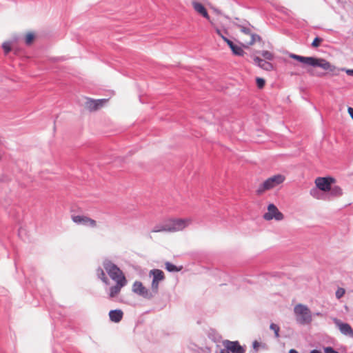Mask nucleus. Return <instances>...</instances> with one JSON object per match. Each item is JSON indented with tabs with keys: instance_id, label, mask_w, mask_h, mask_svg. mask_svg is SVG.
<instances>
[{
	"instance_id": "f257e3e1",
	"label": "nucleus",
	"mask_w": 353,
	"mask_h": 353,
	"mask_svg": "<svg viewBox=\"0 0 353 353\" xmlns=\"http://www.w3.org/2000/svg\"><path fill=\"white\" fill-rule=\"evenodd\" d=\"M301 63L312 67H319L327 71L332 76H336L339 74V69L324 59L314 57H303Z\"/></svg>"
},
{
	"instance_id": "f03ea898",
	"label": "nucleus",
	"mask_w": 353,
	"mask_h": 353,
	"mask_svg": "<svg viewBox=\"0 0 353 353\" xmlns=\"http://www.w3.org/2000/svg\"><path fill=\"white\" fill-rule=\"evenodd\" d=\"M296 321L299 324H310L312 321V312L307 306L299 303L294 307Z\"/></svg>"
},
{
	"instance_id": "7ed1b4c3",
	"label": "nucleus",
	"mask_w": 353,
	"mask_h": 353,
	"mask_svg": "<svg viewBox=\"0 0 353 353\" xmlns=\"http://www.w3.org/2000/svg\"><path fill=\"white\" fill-rule=\"evenodd\" d=\"M192 223L191 218L170 219L166 220L167 232H176L181 231Z\"/></svg>"
},
{
	"instance_id": "20e7f679",
	"label": "nucleus",
	"mask_w": 353,
	"mask_h": 353,
	"mask_svg": "<svg viewBox=\"0 0 353 353\" xmlns=\"http://www.w3.org/2000/svg\"><path fill=\"white\" fill-rule=\"evenodd\" d=\"M285 181V176L282 174H276L267 179L263 183H262L258 188L256 192L259 194H262L265 190H270Z\"/></svg>"
},
{
	"instance_id": "39448f33",
	"label": "nucleus",
	"mask_w": 353,
	"mask_h": 353,
	"mask_svg": "<svg viewBox=\"0 0 353 353\" xmlns=\"http://www.w3.org/2000/svg\"><path fill=\"white\" fill-rule=\"evenodd\" d=\"M103 266L110 277L114 281L125 278L121 269L110 260H105Z\"/></svg>"
},
{
	"instance_id": "423d86ee",
	"label": "nucleus",
	"mask_w": 353,
	"mask_h": 353,
	"mask_svg": "<svg viewBox=\"0 0 353 353\" xmlns=\"http://www.w3.org/2000/svg\"><path fill=\"white\" fill-rule=\"evenodd\" d=\"M284 218L283 214L278 210L277 207L270 203L268 206V212L263 214V219L266 221L275 219L276 221H281Z\"/></svg>"
},
{
	"instance_id": "0eeeda50",
	"label": "nucleus",
	"mask_w": 353,
	"mask_h": 353,
	"mask_svg": "<svg viewBox=\"0 0 353 353\" xmlns=\"http://www.w3.org/2000/svg\"><path fill=\"white\" fill-rule=\"evenodd\" d=\"M150 275L153 276L152 282L151 285V290L154 294H157L159 290V283L165 278L164 273L161 270L153 269L150 270Z\"/></svg>"
},
{
	"instance_id": "6e6552de",
	"label": "nucleus",
	"mask_w": 353,
	"mask_h": 353,
	"mask_svg": "<svg viewBox=\"0 0 353 353\" xmlns=\"http://www.w3.org/2000/svg\"><path fill=\"white\" fill-rule=\"evenodd\" d=\"M223 345L228 353H245V349L241 346L238 341L225 340Z\"/></svg>"
},
{
	"instance_id": "1a4fd4ad",
	"label": "nucleus",
	"mask_w": 353,
	"mask_h": 353,
	"mask_svg": "<svg viewBox=\"0 0 353 353\" xmlns=\"http://www.w3.org/2000/svg\"><path fill=\"white\" fill-rule=\"evenodd\" d=\"M132 290L134 293L148 299L152 298L154 295L152 291L150 292L148 289L145 288L140 281H135L134 283Z\"/></svg>"
},
{
	"instance_id": "9d476101",
	"label": "nucleus",
	"mask_w": 353,
	"mask_h": 353,
	"mask_svg": "<svg viewBox=\"0 0 353 353\" xmlns=\"http://www.w3.org/2000/svg\"><path fill=\"white\" fill-rule=\"evenodd\" d=\"M72 220L77 225L95 228L97 222L95 220L84 215H72Z\"/></svg>"
},
{
	"instance_id": "9b49d317",
	"label": "nucleus",
	"mask_w": 353,
	"mask_h": 353,
	"mask_svg": "<svg viewBox=\"0 0 353 353\" xmlns=\"http://www.w3.org/2000/svg\"><path fill=\"white\" fill-rule=\"evenodd\" d=\"M332 181L330 177H318L315 180L316 188L324 192L329 191Z\"/></svg>"
},
{
	"instance_id": "f8f14e48",
	"label": "nucleus",
	"mask_w": 353,
	"mask_h": 353,
	"mask_svg": "<svg viewBox=\"0 0 353 353\" xmlns=\"http://www.w3.org/2000/svg\"><path fill=\"white\" fill-rule=\"evenodd\" d=\"M107 101L108 99H106L97 100L88 99L85 102V107L90 111H95L101 108Z\"/></svg>"
},
{
	"instance_id": "ddd939ff",
	"label": "nucleus",
	"mask_w": 353,
	"mask_h": 353,
	"mask_svg": "<svg viewBox=\"0 0 353 353\" xmlns=\"http://www.w3.org/2000/svg\"><path fill=\"white\" fill-rule=\"evenodd\" d=\"M116 282V285L109 288L108 296L110 299L115 297L121 291V288L127 284L125 278H122Z\"/></svg>"
},
{
	"instance_id": "4468645a",
	"label": "nucleus",
	"mask_w": 353,
	"mask_h": 353,
	"mask_svg": "<svg viewBox=\"0 0 353 353\" xmlns=\"http://www.w3.org/2000/svg\"><path fill=\"white\" fill-rule=\"evenodd\" d=\"M334 322L343 334L353 338V329L348 323H343L337 319H334Z\"/></svg>"
},
{
	"instance_id": "2eb2a0df",
	"label": "nucleus",
	"mask_w": 353,
	"mask_h": 353,
	"mask_svg": "<svg viewBox=\"0 0 353 353\" xmlns=\"http://www.w3.org/2000/svg\"><path fill=\"white\" fill-rule=\"evenodd\" d=\"M223 40L227 43L230 48L231 49L232 53L234 55L237 56H243L244 54V51L241 46L235 45L231 40L228 39L227 37H223Z\"/></svg>"
},
{
	"instance_id": "dca6fc26",
	"label": "nucleus",
	"mask_w": 353,
	"mask_h": 353,
	"mask_svg": "<svg viewBox=\"0 0 353 353\" xmlns=\"http://www.w3.org/2000/svg\"><path fill=\"white\" fill-rule=\"evenodd\" d=\"M254 62L259 68L268 71L272 70L273 68V65L272 63L259 58V57H254Z\"/></svg>"
},
{
	"instance_id": "f3484780",
	"label": "nucleus",
	"mask_w": 353,
	"mask_h": 353,
	"mask_svg": "<svg viewBox=\"0 0 353 353\" xmlns=\"http://www.w3.org/2000/svg\"><path fill=\"white\" fill-rule=\"evenodd\" d=\"M192 6L196 12H197L199 14L202 15L203 17H205L207 19H210V16L204 7V6L196 1L192 2Z\"/></svg>"
},
{
	"instance_id": "a211bd4d",
	"label": "nucleus",
	"mask_w": 353,
	"mask_h": 353,
	"mask_svg": "<svg viewBox=\"0 0 353 353\" xmlns=\"http://www.w3.org/2000/svg\"><path fill=\"white\" fill-rule=\"evenodd\" d=\"M123 316V312L121 310H112L109 312V317L111 321L119 323L121 321Z\"/></svg>"
},
{
	"instance_id": "6ab92c4d",
	"label": "nucleus",
	"mask_w": 353,
	"mask_h": 353,
	"mask_svg": "<svg viewBox=\"0 0 353 353\" xmlns=\"http://www.w3.org/2000/svg\"><path fill=\"white\" fill-rule=\"evenodd\" d=\"M168 227L166 221H164L163 223H159L157 224L153 227V228L151 230V232H167Z\"/></svg>"
},
{
	"instance_id": "aec40b11",
	"label": "nucleus",
	"mask_w": 353,
	"mask_h": 353,
	"mask_svg": "<svg viewBox=\"0 0 353 353\" xmlns=\"http://www.w3.org/2000/svg\"><path fill=\"white\" fill-rule=\"evenodd\" d=\"M330 195L334 197L340 196L343 194L342 189L339 186L330 187Z\"/></svg>"
},
{
	"instance_id": "412c9836",
	"label": "nucleus",
	"mask_w": 353,
	"mask_h": 353,
	"mask_svg": "<svg viewBox=\"0 0 353 353\" xmlns=\"http://www.w3.org/2000/svg\"><path fill=\"white\" fill-rule=\"evenodd\" d=\"M97 274L98 277L106 285L109 284L108 279L107 276H105V274L104 272V270L101 268H99L97 270Z\"/></svg>"
},
{
	"instance_id": "4be33fe9",
	"label": "nucleus",
	"mask_w": 353,
	"mask_h": 353,
	"mask_svg": "<svg viewBox=\"0 0 353 353\" xmlns=\"http://www.w3.org/2000/svg\"><path fill=\"white\" fill-rule=\"evenodd\" d=\"M165 269L170 272H179L181 269L178 268L175 265L172 264L170 262H166L165 263Z\"/></svg>"
},
{
	"instance_id": "5701e85b",
	"label": "nucleus",
	"mask_w": 353,
	"mask_h": 353,
	"mask_svg": "<svg viewBox=\"0 0 353 353\" xmlns=\"http://www.w3.org/2000/svg\"><path fill=\"white\" fill-rule=\"evenodd\" d=\"M319 190H319L316 188H313L310 190V194L314 198L320 199H321V193H320Z\"/></svg>"
},
{
	"instance_id": "b1692460",
	"label": "nucleus",
	"mask_w": 353,
	"mask_h": 353,
	"mask_svg": "<svg viewBox=\"0 0 353 353\" xmlns=\"http://www.w3.org/2000/svg\"><path fill=\"white\" fill-rule=\"evenodd\" d=\"M261 55L263 57V58L266 60L271 61L274 58V55L272 52L268 51V50H263L261 52Z\"/></svg>"
},
{
	"instance_id": "393cba45",
	"label": "nucleus",
	"mask_w": 353,
	"mask_h": 353,
	"mask_svg": "<svg viewBox=\"0 0 353 353\" xmlns=\"http://www.w3.org/2000/svg\"><path fill=\"white\" fill-rule=\"evenodd\" d=\"M237 26L240 28V30L242 32H243L244 34H248V35L251 34L252 31H251V29H250V28L249 26H243V25H238Z\"/></svg>"
},
{
	"instance_id": "a878e982",
	"label": "nucleus",
	"mask_w": 353,
	"mask_h": 353,
	"mask_svg": "<svg viewBox=\"0 0 353 353\" xmlns=\"http://www.w3.org/2000/svg\"><path fill=\"white\" fill-rule=\"evenodd\" d=\"M251 40L249 41V45H253L256 41L261 40V37L256 34L251 33Z\"/></svg>"
},
{
	"instance_id": "bb28decb",
	"label": "nucleus",
	"mask_w": 353,
	"mask_h": 353,
	"mask_svg": "<svg viewBox=\"0 0 353 353\" xmlns=\"http://www.w3.org/2000/svg\"><path fill=\"white\" fill-rule=\"evenodd\" d=\"M2 48L4 50L5 54H8L11 50V42L6 41L2 44Z\"/></svg>"
},
{
	"instance_id": "cd10ccee",
	"label": "nucleus",
	"mask_w": 353,
	"mask_h": 353,
	"mask_svg": "<svg viewBox=\"0 0 353 353\" xmlns=\"http://www.w3.org/2000/svg\"><path fill=\"white\" fill-rule=\"evenodd\" d=\"M270 328L274 331V334H275V336L276 338H278L279 336V327L276 325V324H274V323H271L270 324Z\"/></svg>"
},
{
	"instance_id": "c85d7f7f",
	"label": "nucleus",
	"mask_w": 353,
	"mask_h": 353,
	"mask_svg": "<svg viewBox=\"0 0 353 353\" xmlns=\"http://www.w3.org/2000/svg\"><path fill=\"white\" fill-rule=\"evenodd\" d=\"M345 290L344 288H339L336 291V293H335V295H336V297L339 299H341L342 296H343V295L345 294Z\"/></svg>"
},
{
	"instance_id": "c756f323",
	"label": "nucleus",
	"mask_w": 353,
	"mask_h": 353,
	"mask_svg": "<svg viewBox=\"0 0 353 353\" xmlns=\"http://www.w3.org/2000/svg\"><path fill=\"white\" fill-rule=\"evenodd\" d=\"M257 87L260 89L263 88L265 85V81L263 78L257 77L256 79Z\"/></svg>"
},
{
	"instance_id": "7c9ffc66",
	"label": "nucleus",
	"mask_w": 353,
	"mask_h": 353,
	"mask_svg": "<svg viewBox=\"0 0 353 353\" xmlns=\"http://www.w3.org/2000/svg\"><path fill=\"white\" fill-rule=\"evenodd\" d=\"M323 41V39L320 37H315L312 43V46L313 48H317L320 46L321 42Z\"/></svg>"
},
{
	"instance_id": "2f4dec72",
	"label": "nucleus",
	"mask_w": 353,
	"mask_h": 353,
	"mask_svg": "<svg viewBox=\"0 0 353 353\" xmlns=\"http://www.w3.org/2000/svg\"><path fill=\"white\" fill-rule=\"evenodd\" d=\"M34 38V34L32 33H28L27 35H26V43L27 45H30L31 44V43L32 42L33 39Z\"/></svg>"
},
{
	"instance_id": "473e14b6",
	"label": "nucleus",
	"mask_w": 353,
	"mask_h": 353,
	"mask_svg": "<svg viewBox=\"0 0 353 353\" xmlns=\"http://www.w3.org/2000/svg\"><path fill=\"white\" fill-rule=\"evenodd\" d=\"M290 57L299 61V62H301V61L303 59V56H300V55H297V54H292L290 55Z\"/></svg>"
},
{
	"instance_id": "72a5a7b5",
	"label": "nucleus",
	"mask_w": 353,
	"mask_h": 353,
	"mask_svg": "<svg viewBox=\"0 0 353 353\" xmlns=\"http://www.w3.org/2000/svg\"><path fill=\"white\" fill-rule=\"evenodd\" d=\"M347 112L348 114H350V117L353 120V108H351V107H348L347 108Z\"/></svg>"
},
{
	"instance_id": "f704fd0d",
	"label": "nucleus",
	"mask_w": 353,
	"mask_h": 353,
	"mask_svg": "<svg viewBox=\"0 0 353 353\" xmlns=\"http://www.w3.org/2000/svg\"><path fill=\"white\" fill-rule=\"evenodd\" d=\"M216 33L223 39V37H225L223 34L222 33V32L219 29V28H216Z\"/></svg>"
},
{
	"instance_id": "c9c22d12",
	"label": "nucleus",
	"mask_w": 353,
	"mask_h": 353,
	"mask_svg": "<svg viewBox=\"0 0 353 353\" xmlns=\"http://www.w3.org/2000/svg\"><path fill=\"white\" fill-rule=\"evenodd\" d=\"M259 343L256 341H254V342H253V347H254V349H257V347H259Z\"/></svg>"
},
{
	"instance_id": "e433bc0d",
	"label": "nucleus",
	"mask_w": 353,
	"mask_h": 353,
	"mask_svg": "<svg viewBox=\"0 0 353 353\" xmlns=\"http://www.w3.org/2000/svg\"><path fill=\"white\" fill-rule=\"evenodd\" d=\"M346 73L349 75L353 76V69L352 70H347Z\"/></svg>"
},
{
	"instance_id": "4c0bfd02",
	"label": "nucleus",
	"mask_w": 353,
	"mask_h": 353,
	"mask_svg": "<svg viewBox=\"0 0 353 353\" xmlns=\"http://www.w3.org/2000/svg\"><path fill=\"white\" fill-rule=\"evenodd\" d=\"M310 353H321L319 350H313Z\"/></svg>"
},
{
	"instance_id": "58836bf2",
	"label": "nucleus",
	"mask_w": 353,
	"mask_h": 353,
	"mask_svg": "<svg viewBox=\"0 0 353 353\" xmlns=\"http://www.w3.org/2000/svg\"><path fill=\"white\" fill-rule=\"evenodd\" d=\"M289 353H299L296 350L292 349L290 350Z\"/></svg>"
},
{
	"instance_id": "ea45409f",
	"label": "nucleus",
	"mask_w": 353,
	"mask_h": 353,
	"mask_svg": "<svg viewBox=\"0 0 353 353\" xmlns=\"http://www.w3.org/2000/svg\"><path fill=\"white\" fill-rule=\"evenodd\" d=\"M220 353H228V352H226L225 349H224V350H221Z\"/></svg>"
},
{
	"instance_id": "a19ab883",
	"label": "nucleus",
	"mask_w": 353,
	"mask_h": 353,
	"mask_svg": "<svg viewBox=\"0 0 353 353\" xmlns=\"http://www.w3.org/2000/svg\"><path fill=\"white\" fill-rule=\"evenodd\" d=\"M0 181H6V179H3V178H0Z\"/></svg>"
},
{
	"instance_id": "79ce46f5",
	"label": "nucleus",
	"mask_w": 353,
	"mask_h": 353,
	"mask_svg": "<svg viewBox=\"0 0 353 353\" xmlns=\"http://www.w3.org/2000/svg\"><path fill=\"white\" fill-rule=\"evenodd\" d=\"M207 350H208V352L210 353V349L209 348H207Z\"/></svg>"
}]
</instances>
